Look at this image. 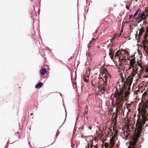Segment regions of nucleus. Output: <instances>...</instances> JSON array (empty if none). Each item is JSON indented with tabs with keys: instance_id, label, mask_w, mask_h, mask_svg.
Returning a JSON list of instances; mask_svg holds the SVG:
<instances>
[{
	"instance_id": "nucleus-5",
	"label": "nucleus",
	"mask_w": 148,
	"mask_h": 148,
	"mask_svg": "<svg viewBox=\"0 0 148 148\" xmlns=\"http://www.w3.org/2000/svg\"><path fill=\"white\" fill-rule=\"evenodd\" d=\"M115 141L114 139L113 138H111L110 140V146L111 147L113 146L114 145L115 143Z\"/></svg>"
},
{
	"instance_id": "nucleus-25",
	"label": "nucleus",
	"mask_w": 148,
	"mask_h": 148,
	"mask_svg": "<svg viewBox=\"0 0 148 148\" xmlns=\"http://www.w3.org/2000/svg\"><path fill=\"white\" fill-rule=\"evenodd\" d=\"M147 30L148 31V28H147Z\"/></svg>"
},
{
	"instance_id": "nucleus-21",
	"label": "nucleus",
	"mask_w": 148,
	"mask_h": 148,
	"mask_svg": "<svg viewBox=\"0 0 148 148\" xmlns=\"http://www.w3.org/2000/svg\"><path fill=\"white\" fill-rule=\"evenodd\" d=\"M147 103L148 104V101L147 102Z\"/></svg>"
},
{
	"instance_id": "nucleus-13",
	"label": "nucleus",
	"mask_w": 148,
	"mask_h": 148,
	"mask_svg": "<svg viewBox=\"0 0 148 148\" xmlns=\"http://www.w3.org/2000/svg\"><path fill=\"white\" fill-rule=\"evenodd\" d=\"M132 15L131 14L129 16V19H131L132 17Z\"/></svg>"
},
{
	"instance_id": "nucleus-12",
	"label": "nucleus",
	"mask_w": 148,
	"mask_h": 148,
	"mask_svg": "<svg viewBox=\"0 0 148 148\" xmlns=\"http://www.w3.org/2000/svg\"><path fill=\"white\" fill-rule=\"evenodd\" d=\"M107 86V84L106 82H103V84L102 86V87L103 88V90L104 91H105V87Z\"/></svg>"
},
{
	"instance_id": "nucleus-2",
	"label": "nucleus",
	"mask_w": 148,
	"mask_h": 148,
	"mask_svg": "<svg viewBox=\"0 0 148 148\" xmlns=\"http://www.w3.org/2000/svg\"><path fill=\"white\" fill-rule=\"evenodd\" d=\"M121 54V52L120 51H116L115 55V58L117 59H119V60L123 62H126L127 60L130 61V65L129 66L128 68L127 69V71H129L130 70L132 69L131 71V75L132 77L135 76L137 72L138 68L136 67V62L134 60L132 59L131 60H130L128 59V58L122 56Z\"/></svg>"
},
{
	"instance_id": "nucleus-9",
	"label": "nucleus",
	"mask_w": 148,
	"mask_h": 148,
	"mask_svg": "<svg viewBox=\"0 0 148 148\" xmlns=\"http://www.w3.org/2000/svg\"><path fill=\"white\" fill-rule=\"evenodd\" d=\"M47 72V71L45 69H43L41 71L40 73L42 75H44Z\"/></svg>"
},
{
	"instance_id": "nucleus-18",
	"label": "nucleus",
	"mask_w": 148,
	"mask_h": 148,
	"mask_svg": "<svg viewBox=\"0 0 148 148\" xmlns=\"http://www.w3.org/2000/svg\"><path fill=\"white\" fill-rule=\"evenodd\" d=\"M127 10H128L129 9V8L128 7H127Z\"/></svg>"
},
{
	"instance_id": "nucleus-14",
	"label": "nucleus",
	"mask_w": 148,
	"mask_h": 148,
	"mask_svg": "<svg viewBox=\"0 0 148 148\" xmlns=\"http://www.w3.org/2000/svg\"><path fill=\"white\" fill-rule=\"evenodd\" d=\"M108 76H109V77L110 78H111V77H112L110 73H108Z\"/></svg>"
},
{
	"instance_id": "nucleus-10",
	"label": "nucleus",
	"mask_w": 148,
	"mask_h": 148,
	"mask_svg": "<svg viewBox=\"0 0 148 148\" xmlns=\"http://www.w3.org/2000/svg\"><path fill=\"white\" fill-rule=\"evenodd\" d=\"M109 55H110V58L112 60H113V55L112 54V53L110 51V52L109 53Z\"/></svg>"
},
{
	"instance_id": "nucleus-15",
	"label": "nucleus",
	"mask_w": 148,
	"mask_h": 148,
	"mask_svg": "<svg viewBox=\"0 0 148 148\" xmlns=\"http://www.w3.org/2000/svg\"><path fill=\"white\" fill-rule=\"evenodd\" d=\"M91 41L89 43H88V47H89L90 46V43H91Z\"/></svg>"
},
{
	"instance_id": "nucleus-22",
	"label": "nucleus",
	"mask_w": 148,
	"mask_h": 148,
	"mask_svg": "<svg viewBox=\"0 0 148 148\" xmlns=\"http://www.w3.org/2000/svg\"><path fill=\"white\" fill-rule=\"evenodd\" d=\"M58 135L57 134H56V136Z\"/></svg>"
},
{
	"instance_id": "nucleus-4",
	"label": "nucleus",
	"mask_w": 148,
	"mask_h": 148,
	"mask_svg": "<svg viewBox=\"0 0 148 148\" xmlns=\"http://www.w3.org/2000/svg\"><path fill=\"white\" fill-rule=\"evenodd\" d=\"M141 11L140 10V11L139 13L138 14V16L136 17L137 19H139L141 18V20H145L146 19V18L147 16H145V14L143 13H141Z\"/></svg>"
},
{
	"instance_id": "nucleus-3",
	"label": "nucleus",
	"mask_w": 148,
	"mask_h": 148,
	"mask_svg": "<svg viewBox=\"0 0 148 148\" xmlns=\"http://www.w3.org/2000/svg\"><path fill=\"white\" fill-rule=\"evenodd\" d=\"M140 133L141 132L140 130H138L136 133L135 137L130 142V145L128 147V148H136V143L138 138L139 137V135Z\"/></svg>"
},
{
	"instance_id": "nucleus-19",
	"label": "nucleus",
	"mask_w": 148,
	"mask_h": 148,
	"mask_svg": "<svg viewBox=\"0 0 148 148\" xmlns=\"http://www.w3.org/2000/svg\"><path fill=\"white\" fill-rule=\"evenodd\" d=\"M146 14H148V11H147L146 12Z\"/></svg>"
},
{
	"instance_id": "nucleus-11",
	"label": "nucleus",
	"mask_w": 148,
	"mask_h": 148,
	"mask_svg": "<svg viewBox=\"0 0 148 148\" xmlns=\"http://www.w3.org/2000/svg\"><path fill=\"white\" fill-rule=\"evenodd\" d=\"M139 11L140 10L139 9H138V10H137L135 13L134 14L133 16V18H134L135 17L138 13H139Z\"/></svg>"
},
{
	"instance_id": "nucleus-17",
	"label": "nucleus",
	"mask_w": 148,
	"mask_h": 148,
	"mask_svg": "<svg viewBox=\"0 0 148 148\" xmlns=\"http://www.w3.org/2000/svg\"><path fill=\"white\" fill-rule=\"evenodd\" d=\"M147 35H145V36H144V38H146V37H147Z\"/></svg>"
},
{
	"instance_id": "nucleus-7",
	"label": "nucleus",
	"mask_w": 148,
	"mask_h": 148,
	"mask_svg": "<svg viewBox=\"0 0 148 148\" xmlns=\"http://www.w3.org/2000/svg\"><path fill=\"white\" fill-rule=\"evenodd\" d=\"M83 79L85 82H87L88 81V77L86 75H84L83 77Z\"/></svg>"
},
{
	"instance_id": "nucleus-1",
	"label": "nucleus",
	"mask_w": 148,
	"mask_h": 148,
	"mask_svg": "<svg viewBox=\"0 0 148 148\" xmlns=\"http://www.w3.org/2000/svg\"><path fill=\"white\" fill-rule=\"evenodd\" d=\"M129 94V92L127 91L124 93L121 91L116 90L115 94L112 95L110 99V100L112 101L111 106L114 105V101L115 100V108L117 109H121L122 108L124 100L127 99V96Z\"/></svg>"
},
{
	"instance_id": "nucleus-8",
	"label": "nucleus",
	"mask_w": 148,
	"mask_h": 148,
	"mask_svg": "<svg viewBox=\"0 0 148 148\" xmlns=\"http://www.w3.org/2000/svg\"><path fill=\"white\" fill-rule=\"evenodd\" d=\"M142 69V71H145L146 72H148V63L147 67H145L144 68H142L141 66H140Z\"/></svg>"
},
{
	"instance_id": "nucleus-6",
	"label": "nucleus",
	"mask_w": 148,
	"mask_h": 148,
	"mask_svg": "<svg viewBox=\"0 0 148 148\" xmlns=\"http://www.w3.org/2000/svg\"><path fill=\"white\" fill-rule=\"evenodd\" d=\"M43 85V83L42 82H39L35 86L36 88H40Z\"/></svg>"
},
{
	"instance_id": "nucleus-16",
	"label": "nucleus",
	"mask_w": 148,
	"mask_h": 148,
	"mask_svg": "<svg viewBox=\"0 0 148 148\" xmlns=\"http://www.w3.org/2000/svg\"><path fill=\"white\" fill-rule=\"evenodd\" d=\"M130 21H125V23H126L127 24V23H129V22H130Z\"/></svg>"
},
{
	"instance_id": "nucleus-24",
	"label": "nucleus",
	"mask_w": 148,
	"mask_h": 148,
	"mask_svg": "<svg viewBox=\"0 0 148 148\" xmlns=\"http://www.w3.org/2000/svg\"><path fill=\"white\" fill-rule=\"evenodd\" d=\"M114 138H115V137H114V138H113L114 139Z\"/></svg>"
},
{
	"instance_id": "nucleus-20",
	"label": "nucleus",
	"mask_w": 148,
	"mask_h": 148,
	"mask_svg": "<svg viewBox=\"0 0 148 148\" xmlns=\"http://www.w3.org/2000/svg\"><path fill=\"white\" fill-rule=\"evenodd\" d=\"M33 115V114H32V113H31V115H31H31Z\"/></svg>"
},
{
	"instance_id": "nucleus-23",
	"label": "nucleus",
	"mask_w": 148,
	"mask_h": 148,
	"mask_svg": "<svg viewBox=\"0 0 148 148\" xmlns=\"http://www.w3.org/2000/svg\"><path fill=\"white\" fill-rule=\"evenodd\" d=\"M114 138H115V137H114V138H113L114 139Z\"/></svg>"
}]
</instances>
